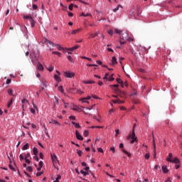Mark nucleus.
<instances>
[{
	"label": "nucleus",
	"mask_w": 182,
	"mask_h": 182,
	"mask_svg": "<svg viewBox=\"0 0 182 182\" xmlns=\"http://www.w3.org/2000/svg\"><path fill=\"white\" fill-rule=\"evenodd\" d=\"M50 123H53V124H56L57 126H60V123H59V122H58L55 119H51L50 121Z\"/></svg>",
	"instance_id": "2eb2a0df"
},
{
	"label": "nucleus",
	"mask_w": 182,
	"mask_h": 182,
	"mask_svg": "<svg viewBox=\"0 0 182 182\" xmlns=\"http://www.w3.org/2000/svg\"><path fill=\"white\" fill-rule=\"evenodd\" d=\"M177 164V165L175 166L176 169V170H178V168H180L181 164H180V162H179V164Z\"/></svg>",
	"instance_id": "a19ab883"
},
{
	"label": "nucleus",
	"mask_w": 182,
	"mask_h": 182,
	"mask_svg": "<svg viewBox=\"0 0 182 182\" xmlns=\"http://www.w3.org/2000/svg\"><path fill=\"white\" fill-rule=\"evenodd\" d=\"M117 83H119V85H121V87H124V83L123 82L122 79L117 78Z\"/></svg>",
	"instance_id": "9b49d317"
},
{
	"label": "nucleus",
	"mask_w": 182,
	"mask_h": 182,
	"mask_svg": "<svg viewBox=\"0 0 182 182\" xmlns=\"http://www.w3.org/2000/svg\"><path fill=\"white\" fill-rule=\"evenodd\" d=\"M14 98H12L7 104V107H11L13 103Z\"/></svg>",
	"instance_id": "cd10ccee"
},
{
	"label": "nucleus",
	"mask_w": 182,
	"mask_h": 182,
	"mask_svg": "<svg viewBox=\"0 0 182 182\" xmlns=\"http://www.w3.org/2000/svg\"><path fill=\"white\" fill-rule=\"evenodd\" d=\"M60 178H62V176L60 175H58L55 180L59 181V180H60Z\"/></svg>",
	"instance_id": "8fccbe9b"
},
{
	"label": "nucleus",
	"mask_w": 182,
	"mask_h": 182,
	"mask_svg": "<svg viewBox=\"0 0 182 182\" xmlns=\"http://www.w3.org/2000/svg\"><path fill=\"white\" fill-rule=\"evenodd\" d=\"M97 151H99V153H103V149L102 148H98Z\"/></svg>",
	"instance_id": "4d7b16f0"
},
{
	"label": "nucleus",
	"mask_w": 182,
	"mask_h": 182,
	"mask_svg": "<svg viewBox=\"0 0 182 182\" xmlns=\"http://www.w3.org/2000/svg\"><path fill=\"white\" fill-rule=\"evenodd\" d=\"M109 35H110V36H113V30H110L108 31Z\"/></svg>",
	"instance_id": "5fc2aeb1"
},
{
	"label": "nucleus",
	"mask_w": 182,
	"mask_h": 182,
	"mask_svg": "<svg viewBox=\"0 0 182 182\" xmlns=\"http://www.w3.org/2000/svg\"><path fill=\"white\" fill-rule=\"evenodd\" d=\"M85 85H92L93 83H96L94 80H89V81H83Z\"/></svg>",
	"instance_id": "dca6fc26"
},
{
	"label": "nucleus",
	"mask_w": 182,
	"mask_h": 182,
	"mask_svg": "<svg viewBox=\"0 0 182 182\" xmlns=\"http://www.w3.org/2000/svg\"><path fill=\"white\" fill-rule=\"evenodd\" d=\"M71 123L72 124H73V126H75V129H80L81 127L80 124H79V123H76L75 122H72Z\"/></svg>",
	"instance_id": "ddd939ff"
},
{
	"label": "nucleus",
	"mask_w": 182,
	"mask_h": 182,
	"mask_svg": "<svg viewBox=\"0 0 182 182\" xmlns=\"http://www.w3.org/2000/svg\"><path fill=\"white\" fill-rule=\"evenodd\" d=\"M26 170H27V171H29L30 173H32V171H33V169L31 166H28L26 168Z\"/></svg>",
	"instance_id": "2f4dec72"
},
{
	"label": "nucleus",
	"mask_w": 182,
	"mask_h": 182,
	"mask_svg": "<svg viewBox=\"0 0 182 182\" xmlns=\"http://www.w3.org/2000/svg\"><path fill=\"white\" fill-rule=\"evenodd\" d=\"M55 102H54V105H53V109H56V104L59 105V100H58V98H56V97H55ZM56 103V104H55Z\"/></svg>",
	"instance_id": "4be33fe9"
},
{
	"label": "nucleus",
	"mask_w": 182,
	"mask_h": 182,
	"mask_svg": "<svg viewBox=\"0 0 182 182\" xmlns=\"http://www.w3.org/2000/svg\"><path fill=\"white\" fill-rule=\"evenodd\" d=\"M28 157H31V154H30V153H27V154L25 155V159H28Z\"/></svg>",
	"instance_id": "864d4df0"
},
{
	"label": "nucleus",
	"mask_w": 182,
	"mask_h": 182,
	"mask_svg": "<svg viewBox=\"0 0 182 182\" xmlns=\"http://www.w3.org/2000/svg\"><path fill=\"white\" fill-rule=\"evenodd\" d=\"M166 161H168L169 163H174L175 164H180V159H178V158L173 159L172 153L168 154V157L166 158Z\"/></svg>",
	"instance_id": "39448f33"
},
{
	"label": "nucleus",
	"mask_w": 182,
	"mask_h": 182,
	"mask_svg": "<svg viewBox=\"0 0 182 182\" xmlns=\"http://www.w3.org/2000/svg\"><path fill=\"white\" fill-rule=\"evenodd\" d=\"M19 159H20L21 161H22V160H23V159H24V158H23V155L20 154Z\"/></svg>",
	"instance_id": "052dcab7"
},
{
	"label": "nucleus",
	"mask_w": 182,
	"mask_h": 182,
	"mask_svg": "<svg viewBox=\"0 0 182 182\" xmlns=\"http://www.w3.org/2000/svg\"><path fill=\"white\" fill-rule=\"evenodd\" d=\"M51 159L53 166H55V163H59V161L58 160V156H56L55 154H51Z\"/></svg>",
	"instance_id": "423d86ee"
},
{
	"label": "nucleus",
	"mask_w": 182,
	"mask_h": 182,
	"mask_svg": "<svg viewBox=\"0 0 182 182\" xmlns=\"http://www.w3.org/2000/svg\"><path fill=\"white\" fill-rule=\"evenodd\" d=\"M83 134H84L85 137H87V136H89V131L85 130Z\"/></svg>",
	"instance_id": "7c9ffc66"
},
{
	"label": "nucleus",
	"mask_w": 182,
	"mask_h": 182,
	"mask_svg": "<svg viewBox=\"0 0 182 182\" xmlns=\"http://www.w3.org/2000/svg\"><path fill=\"white\" fill-rule=\"evenodd\" d=\"M123 153H124L125 154H127L128 156V157H131L132 154H130V153L127 152V151H126L125 149H122Z\"/></svg>",
	"instance_id": "c85d7f7f"
},
{
	"label": "nucleus",
	"mask_w": 182,
	"mask_h": 182,
	"mask_svg": "<svg viewBox=\"0 0 182 182\" xmlns=\"http://www.w3.org/2000/svg\"><path fill=\"white\" fill-rule=\"evenodd\" d=\"M90 99H91V97L88 96L87 98L86 97L82 98V100H90Z\"/></svg>",
	"instance_id": "603ef678"
},
{
	"label": "nucleus",
	"mask_w": 182,
	"mask_h": 182,
	"mask_svg": "<svg viewBox=\"0 0 182 182\" xmlns=\"http://www.w3.org/2000/svg\"><path fill=\"white\" fill-rule=\"evenodd\" d=\"M75 136L77 139V140H83V136H82V135H80V134H79V132L77 130L75 131Z\"/></svg>",
	"instance_id": "6e6552de"
},
{
	"label": "nucleus",
	"mask_w": 182,
	"mask_h": 182,
	"mask_svg": "<svg viewBox=\"0 0 182 182\" xmlns=\"http://www.w3.org/2000/svg\"><path fill=\"white\" fill-rule=\"evenodd\" d=\"M45 42H47V43H48L49 45H51L52 46H55V43H52V41L48 40V39H46L45 40Z\"/></svg>",
	"instance_id": "a878e982"
},
{
	"label": "nucleus",
	"mask_w": 182,
	"mask_h": 182,
	"mask_svg": "<svg viewBox=\"0 0 182 182\" xmlns=\"http://www.w3.org/2000/svg\"><path fill=\"white\" fill-rule=\"evenodd\" d=\"M97 35H99V32H97L95 34L91 33L90 34V38H95V36H97Z\"/></svg>",
	"instance_id": "72a5a7b5"
},
{
	"label": "nucleus",
	"mask_w": 182,
	"mask_h": 182,
	"mask_svg": "<svg viewBox=\"0 0 182 182\" xmlns=\"http://www.w3.org/2000/svg\"><path fill=\"white\" fill-rule=\"evenodd\" d=\"M143 148H145L146 151H147V145L143 144V145H142V149H143Z\"/></svg>",
	"instance_id": "338daca9"
},
{
	"label": "nucleus",
	"mask_w": 182,
	"mask_h": 182,
	"mask_svg": "<svg viewBox=\"0 0 182 182\" xmlns=\"http://www.w3.org/2000/svg\"><path fill=\"white\" fill-rule=\"evenodd\" d=\"M114 32H115V33H120V31L117 28L114 29Z\"/></svg>",
	"instance_id": "69168bd1"
},
{
	"label": "nucleus",
	"mask_w": 182,
	"mask_h": 182,
	"mask_svg": "<svg viewBox=\"0 0 182 182\" xmlns=\"http://www.w3.org/2000/svg\"><path fill=\"white\" fill-rule=\"evenodd\" d=\"M104 80H107V79H109V73H107L105 75V77H103Z\"/></svg>",
	"instance_id": "f704fd0d"
},
{
	"label": "nucleus",
	"mask_w": 182,
	"mask_h": 182,
	"mask_svg": "<svg viewBox=\"0 0 182 182\" xmlns=\"http://www.w3.org/2000/svg\"><path fill=\"white\" fill-rule=\"evenodd\" d=\"M48 70H49V72H52L53 71V66L52 65H49L48 68H47Z\"/></svg>",
	"instance_id": "473e14b6"
},
{
	"label": "nucleus",
	"mask_w": 182,
	"mask_h": 182,
	"mask_svg": "<svg viewBox=\"0 0 182 182\" xmlns=\"http://www.w3.org/2000/svg\"><path fill=\"white\" fill-rule=\"evenodd\" d=\"M77 153L78 156H80H80H82L83 152L82 151H77Z\"/></svg>",
	"instance_id": "13d9d810"
},
{
	"label": "nucleus",
	"mask_w": 182,
	"mask_h": 182,
	"mask_svg": "<svg viewBox=\"0 0 182 182\" xmlns=\"http://www.w3.org/2000/svg\"><path fill=\"white\" fill-rule=\"evenodd\" d=\"M33 9H38V6L36 4H33Z\"/></svg>",
	"instance_id": "e2e57ef3"
},
{
	"label": "nucleus",
	"mask_w": 182,
	"mask_h": 182,
	"mask_svg": "<svg viewBox=\"0 0 182 182\" xmlns=\"http://www.w3.org/2000/svg\"><path fill=\"white\" fill-rule=\"evenodd\" d=\"M134 127H136V124L134 125L133 129H132V133L129 134V136L127 137V140H131V144H133L134 141H137V137L136 136V133H134Z\"/></svg>",
	"instance_id": "20e7f679"
},
{
	"label": "nucleus",
	"mask_w": 182,
	"mask_h": 182,
	"mask_svg": "<svg viewBox=\"0 0 182 182\" xmlns=\"http://www.w3.org/2000/svg\"><path fill=\"white\" fill-rule=\"evenodd\" d=\"M79 32H80V28L76 29V30H73L71 32V35H76V33H79Z\"/></svg>",
	"instance_id": "f3484780"
},
{
	"label": "nucleus",
	"mask_w": 182,
	"mask_h": 182,
	"mask_svg": "<svg viewBox=\"0 0 182 182\" xmlns=\"http://www.w3.org/2000/svg\"><path fill=\"white\" fill-rule=\"evenodd\" d=\"M42 86H43L44 87H48V85H46V82H42Z\"/></svg>",
	"instance_id": "bf43d9fd"
},
{
	"label": "nucleus",
	"mask_w": 182,
	"mask_h": 182,
	"mask_svg": "<svg viewBox=\"0 0 182 182\" xmlns=\"http://www.w3.org/2000/svg\"><path fill=\"white\" fill-rule=\"evenodd\" d=\"M29 149V144L26 143L22 148V150H28Z\"/></svg>",
	"instance_id": "5701e85b"
},
{
	"label": "nucleus",
	"mask_w": 182,
	"mask_h": 182,
	"mask_svg": "<svg viewBox=\"0 0 182 182\" xmlns=\"http://www.w3.org/2000/svg\"><path fill=\"white\" fill-rule=\"evenodd\" d=\"M21 103H23V105H25V103H28V100H26V99H23L22 100H21Z\"/></svg>",
	"instance_id": "ea45409f"
},
{
	"label": "nucleus",
	"mask_w": 182,
	"mask_h": 182,
	"mask_svg": "<svg viewBox=\"0 0 182 182\" xmlns=\"http://www.w3.org/2000/svg\"><path fill=\"white\" fill-rule=\"evenodd\" d=\"M79 48V46H75L73 48H67V50H70V52H73V50H76V49Z\"/></svg>",
	"instance_id": "9d476101"
},
{
	"label": "nucleus",
	"mask_w": 182,
	"mask_h": 182,
	"mask_svg": "<svg viewBox=\"0 0 182 182\" xmlns=\"http://www.w3.org/2000/svg\"><path fill=\"white\" fill-rule=\"evenodd\" d=\"M33 153L34 156H38V149L36 147L33 148Z\"/></svg>",
	"instance_id": "393cba45"
},
{
	"label": "nucleus",
	"mask_w": 182,
	"mask_h": 182,
	"mask_svg": "<svg viewBox=\"0 0 182 182\" xmlns=\"http://www.w3.org/2000/svg\"><path fill=\"white\" fill-rule=\"evenodd\" d=\"M112 65H116L117 63V59H116V57H112Z\"/></svg>",
	"instance_id": "412c9836"
},
{
	"label": "nucleus",
	"mask_w": 182,
	"mask_h": 182,
	"mask_svg": "<svg viewBox=\"0 0 182 182\" xmlns=\"http://www.w3.org/2000/svg\"><path fill=\"white\" fill-rule=\"evenodd\" d=\"M153 143H154V159H156V141L154 140V135H153Z\"/></svg>",
	"instance_id": "1a4fd4ad"
},
{
	"label": "nucleus",
	"mask_w": 182,
	"mask_h": 182,
	"mask_svg": "<svg viewBox=\"0 0 182 182\" xmlns=\"http://www.w3.org/2000/svg\"><path fill=\"white\" fill-rule=\"evenodd\" d=\"M54 78H55V80H56L57 82H62L60 77H59L58 75H55Z\"/></svg>",
	"instance_id": "a211bd4d"
},
{
	"label": "nucleus",
	"mask_w": 182,
	"mask_h": 182,
	"mask_svg": "<svg viewBox=\"0 0 182 182\" xmlns=\"http://www.w3.org/2000/svg\"><path fill=\"white\" fill-rule=\"evenodd\" d=\"M35 26V20L33 18L31 19V27L33 28Z\"/></svg>",
	"instance_id": "a18cd8bd"
},
{
	"label": "nucleus",
	"mask_w": 182,
	"mask_h": 182,
	"mask_svg": "<svg viewBox=\"0 0 182 182\" xmlns=\"http://www.w3.org/2000/svg\"><path fill=\"white\" fill-rule=\"evenodd\" d=\"M119 8L123 9V6H122V5H120V4H119V5L117 6V8H115V9H113V12H117V11H119Z\"/></svg>",
	"instance_id": "6ab92c4d"
},
{
	"label": "nucleus",
	"mask_w": 182,
	"mask_h": 182,
	"mask_svg": "<svg viewBox=\"0 0 182 182\" xmlns=\"http://www.w3.org/2000/svg\"><path fill=\"white\" fill-rule=\"evenodd\" d=\"M145 159H146V160H149V159H150V154H145Z\"/></svg>",
	"instance_id": "c03bdc74"
},
{
	"label": "nucleus",
	"mask_w": 182,
	"mask_h": 182,
	"mask_svg": "<svg viewBox=\"0 0 182 182\" xmlns=\"http://www.w3.org/2000/svg\"><path fill=\"white\" fill-rule=\"evenodd\" d=\"M162 171L164 173H166L168 171V168H167V166H166V165L162 166Z\"/></svg>",
	"instance_id": "4468645a"
},
{
	"label": "nucleus",
	"mask_w": 182,
	"mask_h": 182,
	"mask_svg": "<svg viewBox=\"0 0 182 182\" xmlns=\"http://www.w3.org/2000/svg\"><path fill=\"white\" fill-rule=\"evenodd\" d=\"M33 159L36 160V161H39V158H38V156H33Z\"/></svg>",
	"instance_id": "0e129e2a"
},
{
	"label": "nucleus",
	"mask_w": 182,
	"mask_h": 182,
	"mask_svg": "<svg viewBox=\"0 0 182 182\" xmlns=\"http://www.w3.org/2000/svg\"><path fill=\"white\" fill-rule=\"evenodd\" d=\"M109 87H111V89H112V90L114 91L115 93L119 96V97H124V96H126V92H122V90L119 89V85L115 84L113 85H109Z\"/></svg>",
	"instance_id": "f257e3e1"
},
{
	"label": "nucleus",
	"mask_w": 182,
	"mask_h": 182,
	"mask_svg": "<svg viewBox=\"0 0 182 182\" xmlns=\"http://www.w3.org/2000/svg\"><path fill=\"white\" fill-rule=\"evenodd\" d=\"M39 167H43V161H41L38 164Z\"/></svg>",
	"instance_id": "3c124183"
},
{
	"label": "nucleus",
	"mask_w": 182,
	"mask_h": 182,
	"mask_svg": "<svg viewBox=\"0 0 182 182\" xmlns=\"http://www.w3.org/2000/svg\"><path fill=\"white\" fill-rule=\"evenodd\" d=\"M69 119H70V120H76V117H75V116H70Z\"/></svg>",
	"instance_id": "49530a36"
},
{
	"label": "nucleus",
	"mask_w": 182,
	"mask_h": 182,
	"mask_svg": "<svg viewBox=\"0 0 182 182\" xmlns=\"http://www.w3.org/2000/svg\"><path fill=\"white\" fill-rule=\"evenodd\" d=\"M77 93L78 95H83V93H85V92H82V90H77Z\"/></svg>",
	"instance_id": "de8ad7c7"
},
{
	"label": "nucleus",
	"mask_w": 182,
	"mask_h": 182,
	"mask_svg": "<svg viewBox=\"0 0 182 182\" xmlns=\"http://www.w3.org/2000/svg\"><path fill=\"white\" fill-rule=\"evenodd\" d=\"M103 127H100V126H92L91 127V129H102Z\"/></svg>",
	"instance_id": "e433bc0d"
},
{
	"label": "nucleus",
	"mask_w": 182,
	"mask_h": 182,
	"mask_svg": "<svg viewBox=\"0 0 182 182\" xmlns=\"http://www.w3.org/2000/svg\"><path fill=\"white\" fill-rule=\"evenodd\" d=\"M58 90H59L60 92H61V93H63V92H64V90H63V86H60V87H58Z\"/></svg>",
	"instance_id": "4c0bfd02"
},
{
	"label": "nucleus",
	"mask_w": 182,
	"mask_h": 182,
	"mask_svg": "<svg viewBox=\"0 0 182 182\" xmlns=\"http://www.w3.org/2000/svg\"><path fill=\"white\" fill-rule=\"evenodd\" d=\"M30 58L31 60L32 63L35 64V60L38 62L37 68L38 70H43V65H42V63L38 62V57L36 55H32V54H30Z\"/></svg>",
	"instance_id": "7ed1b4c3"
},
{
	"label": "nucleus",
	"mask_w": 182,
	"mask_h": 182,
	"mask_svg": "<svg viewBox=\"0 0 182 182\" xmlns=\"http://www.w3.org/2000/svg\"><path fill=\"white\" fill-rule=\"evenodd\" d=\"M110 151H112V153H115V149H114V147H111L110 148Z\"/></svg>",
	"instance_id": "680f3d73"
},
{
	"label": "nucleus",
	"mask_w": 182,
	"mask_h": 182,
	"mask_svg": "<svg viewBox=\"0 0 182 182\" xmlns=\"http://www.w3.org/2000/svg\"><path fill=\"white\" fill-rule=\"evenodd\" d=\"M115 132H116L115 136H116V137H117L118 134H120V130L119 129H116Z\"/></svg>",
	"instance_id": "79ce46f5"
},
{
	"label": "nucleus",
	"mask_w": 182,
	"mask_h": 182,
	"mask_svg": "<svg viewBox=\"0 0 182 182\" xmlns=\"http://www.w3.org/2000/svg\"><path fill=\"white\" fill-rule=\"evenodd\" d=\"M64 74L66 77H73L75 76V73H70L69 71L65 72Z\"/></svg>",
	"instance_id": "0eeeda50"
},
{
	"label": "nucleus",
	"mask_w": 182,
	"mask_h": 182,
	"mask_svg": "<svg viewBox=\"0 0 182 182\" xmlns=\"http://www.w3.org/2000/svg\"><path fill=\"white\" fill-rule=\"evenodd\" d=\"M30 112H31V113H32L33 114H35V113H36L35 109H33V108H31V109H30Z\"/></svg>",
	"instance_id": "09e8293b"
},
{
	"label": "nucleus",
	"mask_w": 182,
	"mask_h": 182,
	"mask_svg": "<svg viewBox=\"0 0 182 182\" xmlns=\"http://www.w3.org/2000/svg\"><path fill=\"white\" fill-rule=\"evenodd\" d=\"M39 156H40V159H41L42 160H43V154L42 152H41L39 154Z\"/></svg>",
	"instance_id": "6e6d98bb"
},
{
	"label": "nucleus",
	"mask_w": 182,
	"mask_h": 182,
	"mask_svg": "<svg viewBox=\"0 0 182 182\" xmlns=\"http://www.w3.org/2000/svg\"><path fill=\"white\" fill-rule=\"evenodd\" d=\"M113 76H114V74H112L107 80H109V82H113V80H114V77H113Z\"/></svg>",
	"instance_id": "aec40b11"
},
{
	"label": "nucleus",
	"mask_w": 182,
	"mask_h": 182,
	"mask_svg": "<svg viewBox=\"0 0 182 182\" xmlns=\"http://www.w3.org/2000/svg\"><path fill=\"white\" fill-rule=\"evenodd\" d=\"M97 62V63L98 64V65H102L103 63H102V61H100V60H97L96 61Z\"/></svg>",
	"instance_id": "774afa93"
},
{
	"label": "nucleus",
	"mask_w": 182,
	"mask_h": 182,
	"mask_svg": "<svg viewBox=\"0 0 182 182\" xmlns=\"http://www.w3.org/2000/svg\"><path fill=\"white\" fill-rule=\"evenodd\" d=\"M8 94H9L10 96H15V95H14V90H12V89L8 90Z\"/></svg>",
	"instance_id": "b1692460"
},
{
	"label": "nucleus",
	"mask_w": 182,
	"mask_h": 182,
	"mask_svg": "<svg viewBox=\"0 0 182 182\" xmlns=\"http://www.w3.org/2000/svg\"><path fill=\"white\" fill-rule=\"evenodd\" d=\"M112 102L114 105H116L117 103H118L119 105H122V103H124V101H122L120 100H112Z\"/></svg>",
	"instance_id": "f8f14e48"
},
{
	"label": "nucleus",
	"mask_w": 182,
	"mask_h": 182,
	"mask_svg": "<svg viewBox=\"0 0 182 182\" xmlns=\"http://www.w3.org/2000/svg\"><path fill=\"white\" fill-rule=\"evenodd\" d=\"M23 18H24V19H31V20L33 19L32 16H25Z\"/></svg>",
	"instance_id": "37998d69"
},
{
	"label": "nucleus",
	"mask_w": 182,
	"mask_h": 182,
	"mask_svg": "<svg viewBox=\"0 0 182 182\" xmlns=\"http://www.w3.org/2000/svg\"><path fill=\"white\" fill-rule=\"evenodd\" d=\"M80 173H81V174H83V176H87V174H89V173L85 172V171H83V170H81V171H80Z\"/></svg>",
	"instance_id": "c9c22d12"
},
{
	"label": "nucleus",
	"mask_w": 182,
	"mask_h": 182,
	"mask_svg": "<svg viewBox=\"0 0 182 182\" xmlns=\"http://www.w3.org/2000/svg\"><path fill=\"white\" fill-rule=\"evenodd\" d=\"M54 46H57V49L58 50H63V48H62L60 46H59L58 44H55Z\"/></svg>",
	"instance_id": "c756f323"
},
{
	"label": "nucleus",
	"mask_w": 182,
	"mask_h": 182,
	"mask_svg": "<svg viewBox=\"0 0 182 182\" xmlns=\"http://www.w3.org/2000/svg\"><path fill=\"white\" fill-rule=\"evenodd\" d=\"M52 53H53V55H57L59 56V57H61V56H62V53H59V52H58V51H53Z\"/></svg>",
	"instance_id": "bb28decb"
},
{
	"label": "nucleus",
	"mask_w": 182,
	"mask_h": 182,
	"mask_svg": "<svg viewBox=\"0 0 182 182\" xmlns=\"http://www.w3.org/2000/svg\"><path fill=\"white\" fill-rule=\"evenodd\" d=\"M68 9H70V11H73V4H70Z\"/></svg>",
	"instance_id": "58836bf2"
},
{
	"label": "nucleus",
	"mask_w": 182,
	"mask_h": 182,
	"mask_svg": "<svg viewBox=\"0 0 182 182\" xmlns=\"http://www.w3.org/2000/svg\"><path fill=\"white\" fill-rule=\"evenodd\" d=\"M119 38L122 40L120 41V45H124L127 41H130V37L129 36V33L125 31H123L120 33Z\"/></svg>",
	"instance_id": "f03ea898"
}]
</instances>
